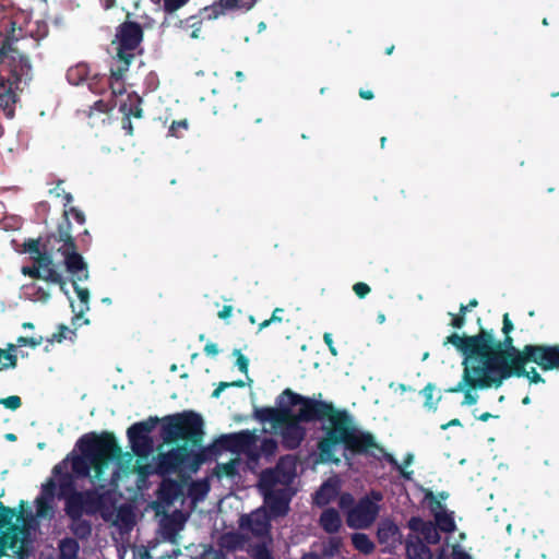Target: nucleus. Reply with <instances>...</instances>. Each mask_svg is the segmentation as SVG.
Instances as JSON below:
<instances>
[{
  "label": "nucleus",
  "instance_id": "nucleus-1",
  "mask_svg": "<svg viewBox=\"0 0 559 559\" xmlns=\"http://www.w3.org/2000/svg\"><path fill=\"white\" fill-rule=\"evenodd\" d=\"M289 399L290 406H298V411L290 412V417L278 426L282 436V444L288 450L297 449L306 437V429L302 423H326L322 426V437L317 443L319 459L322 463L340 464L341 459L336 455L337 447L344 449V457L348 460L347 453L354 455L372 456L383 459L389 464L400 468L394 456L386 452L379 444L373 433L359 428L354 416L345 408H337L332 402L318 397H309L294 392L290 389L283 391Z\"/></svg>",
  "mask_w": 559,
  "mask_h": 559
},
{
  "label": "nucleus",
  "instance_id": "nucleus-2",
  "mask_svg": "<svg viewBox=\"0 0 559 559\" xmlns=\"http://www.w3.org/2000/svg\"><path fill=\"white\" fill-rule=\"evenodd\" d=\"M162 421L160 438L167 444L179 440L183 444L177 445L165 453H159L156 461V471L159 475H170L182 469L195 473L200 466L212 456L211 448H201L199 451L189 449L200 448L203 441V419L200 414L189 411L158 417H148L146 420L131 425L127 436L132 452L140 459H146L153 450V439L150 436L156 425Z\"/></svg>",
  "mask_w": 559,
  "mask_h": 559
},
{
  "label": "nucleus",
  "instance_id": "nucleus-3",
  "mask_svg": "<svg viewBox=\"0 0 559 559\" xmlns=\"http://www.w3.org/2000/svg\"><path fill=\"white\" fill-rule=\"evenodd\" d=\"M22 31L11 26L0 43V110L12 119L19 100L17 90L22 80L29 79L32 66L25 57V45L20 46Z\"/></svg>",
  "mask_w": 559,
  "mask_h": 559
},
{
  "label": "nucleus",
  "instance_id": "nucleus-4",
  "mask_svg": "<svg viewBox=\"0 0 559 559\" xmlns=\"http://www.w3.org/2000/svg\"><path fill=\"white\" fill-rule=\"evenodd\" d=\"M81 455L69 454L64 460L71 461L72 472L76 477L85 478L94 471V480H104L105 469L109 463L119 460L122 449L117 442L114 432H88L76 441ZM68 472V468L66 469Z\"/></svg>",
  "mask_w": 559,
  "mask_h": 559
},
{
  "label": "nucleus",
  "instance_id": "nucleus-5",
  "mask_svg": "<svg viewBox=\"0 0 559 559\" xmlns=\"http://www.w3.org/2000/svg\"><path fill=\"white\" fill-rule=\"evenodd\" d=\"M64 229L69 234V223L59 227V238L56 237V233H48L44 237L25 239L21 252L28 253L33 261V265L22 267L23 275L56 284L68 295L67 281L57 271L53 261V254L64 245L63 237H61V231Z\"/></svg>",
  "mask_w": 559,
  "mask_h": 559
},
{
  "label": "nucleus",
  "instance_id": "nucleus-6",
  "mask_svg": "<svg viewBox=\"0 0 559 559\" xmlns=\"http://www.w3.org/2000/svg\"><path fill=\"white\" fill-rule=\"evenodd\" d=\"M67 460L61 461L52 468V476L58 478L59 497L64 499L67 516L79 518L83 514L95 515L108 510L111 506L109 491L100 492L97 489L78 491L73 474L66 471Z\"/></svg>",
  "mask_w": 559,
  "mask_h": 559
},
{
  "label": "nucleus",
  "instance_id": "nucleus-7",
  "mask_svg": "<svg viewBox=\"0 0 559 559\" xmlns=\"http://www.w3.org/2000/svg\"><path fill=\"white\" fill-rule=\"evenodd\" d=\"M489 342L487 348L481 352V389L500 388L504 380L515 377L516 366L513 361L521 349L513 345V338L504 335L503 341L495 338L491 331L487 330Z\"/></svg>",
  "mask_w": 559,
  "mask_h": 559
},
{
  "label": "nucleus",
  "instance_id": "nucleus-8",
  "mask_svg": "<svg viewBox=\"0 0 559 559\" xmlns=\"http://www.w3.org/2000/svg\"><path fill=\"white\" fill-rule=\"evenodd\" d=\"M487 330L480 328L476 335H460L452 333L443 341V345H453L463 356V374L461 381L452 388L447 389L448 393H460L465 385L469 388H481V352L487 348L489 342Z\"/></svg>",
  "mask_w": 559,
  "mask_h": 559
},
{
  "label": "nucleus",
  "instance_id": "nucleus-9",
  "mask_svg": "<svg viewBox=\"0 0 559 559\" xmlns=\"http://www.w3.org/2000/svg\"><path fill=\"white\" fill-rule=\"evenodd\" d=\"M61 237L64 240L58 252L63 257V263L67 272L72 277V285L78 298L80 299V310L76 313L78 318H81L85 312L90 310V290L87 288L79 286V282L87 281L90 277L87 263L83 257L78 252V246L75 239L71 237L66 230L61 231Z\"/></svg>",
  "mask_w": 559,
  "mask_h": 559
},
{
  "label": "nucleus",
  "instance_id": "nucleus-10",
  "mask_svg": "<svg viewBox=\"0 0 559 559\" xmlns=\"http://www.w3.org/2000/svg\"><path fill=\"white\" fill-rule=\"evenodd\" d=\"M530 362L536 364L543 371H559V344H527L524 345L513 361L516 366L515 377L521 378L524 373V366Z\"/></svg>",
  "mask_w": 559,
  "mask_h": 559
},
{
  "label": "nucleus",
  "instance_id": "nucleus-11",
  "mask_svg": "<svg viewBox=\"0 0 559 559\" xmlns=\"http://www.w3.org/2000/svg\"><path fill=\"white\" fill-rule=\"evenodd\" d=\"M144 32L138 22L124 21L117 29L112 45H116V57L114 62L123 63L124 70L129 67L134 59L140 45L143 40Z\"/></svg>",
  "mask_w": 559,
  "mask_h": 559
},
{
  "label": "nucleus",
  "instance_id": "nucleus-12",
  "mask_svg": "<svg viewBox=\"0 0 559 559\" xmlns=\"http://www.w3.org/2000/svg\"><path fill=\"white\" fill-rule=\"evenodd\" d=\"M383 498L382 493L371 490L369 495L361 497L354 508L346 512V525L353 530H368L376 522L380 506L378 504Z\"/></svg>",
  "mask_w": 559,
  "mask_h": 559
},
{
  "label": "nucleus",
  "instance_id": "nucleus-13",
  "mask_svg": "<svg viewBox=\"0 0 559 559\" xmlns=\"http://www.w3.org/2000/svg\"><path fill=\"white\" fill-rule=\"evenodd\" d=\"M258 437L254 432L250 430H241L239 432H234L229 435H223L214 442L212 449V454H214L215 449L230 451L234 453H245L251 460L259 459L258 445H257Z\"/></svg>",
  "mask_w": 559,
  "mask_h": 559
},
{
  "label": "nucleus",
  "instance_id": "nucleus-14",
  "mask_svg": "<svg viewBox=\"0 0 559 559\" xmlns=\"http://www.w3.org/2000/svg\"><path fill=\"white\" fill-rule=\"evenodd\" d=\"M31 530L29 523H15L14 526L9 527V532H4V536L0 537V558L7 556L8 549L12 550L19 559L27 557L32 543Z\"/></svg>",
  "mask_w": 559,
  "mask_h": 559
},
{
  "label": "nucleus",
  "instance_id": "nucleus-15",
  "mask_svg": "<svg viewBox=\"0 0 559 559\" xmlns=\"http://www.w3.org/2000/svg\"><path fill=\"white\" fill-rule=\"evenodd\" d=\"M11 26H14L16 29L22 31V40L20 41V46L25 45V57H27V52L29 49L38 47L39 43L45 39L49 34L48 23L44 20H36L31 23L27 31H24L21 26H17L16 22L11 17L2 19V31L0 32V43L5 38Z\"/></svg>",
  "mask_w": 559,
  "mask_h": 559
},
{
  "label": "nucleus",
  "instance_id": "nucleus-16",
  "mask_svg": "<svg viewBox=\"0 0 559 559\" xmlns=\"http://www.w3.org/2000/svg\"><path fill=\"white\" fill-rule=\"evenodd\" d=\"M271 519H273L266 511L258 509L250 514H243L239 519V527L242 531L250 532L255 537H267L269 544L272 543L270 535Z\"/></svg>",
  "mask_w": 559,
  "mask_h": 559
},
{
  "label": "nucleus",
  "instance_id": "nucleus-17",
  "mask_svg": "<svg viewBox=\"0 0 559 559\" xmlns=\"http://www.w3.org/2000/svg\"><path fill=\"white\" fill-rule=\"evenodd\" d=\"M278 407H260L254 409V417L261 423H271L274 427L281 426L290 417L294 406H290L289 399L283 392L277 397Z\"/></svg>",
  "mask_w": 559,
  "mask_h": 559
},
{
  "label": "nucleus",
  "instance_id": "nucleus-18",
  "mask_svg": "<svg viewBox=\"0 0 559 559\" xmlns=\"http://www.w3.org/2000/svg\"><path fill=\"white\" fill-rule=\"evenodd\" d=\"M264 504L269 509V514L275 519L285 516L289 511L292 496L287 488L269 490L263 493Z\"/></svg>",
  "mask_w": 559,
  "mask_h": 559
},
{
  "label": "nucleus",
  "instance_id": "nucleus-19",
  "mask_svg": "<svg viewBox=\"0 0 559 559\" xmlns=\"http://www.w3.org/2000/svg\"><path fill=\"white\" fill-rule=\"evenodd\" d=\"M255 3V0H218L210 7L202 10L204 19H217L219 15L225 14L226 11L233 9L250 10Z\"/></svg>",
  "mask_w": 559,
  "mask_h": 559
},
{
  "label": "nucleus",
  "instance_id": "nucleus-20",
  "mask_svg": "<svg viewBox=\"0 0 559 559\" xmlns=\"http://www.w3.org/2000/svg\"><path fill=\"white\" fill-rule=\"evenodd\" d=\"M341 485L338 479L329 478L313 495V503L317 507H325L336 499L340 495Z\"/></svg>",
  "mask_w": 559,
  "mask_h": 559
},
{
  "label": "nucleus",
  "instance_id": "nucleus-21",
  "mask_svg": "<svg viewBox=\"0 0 559 559\" xmlns=\"http://www.w3.org/2000/svg\"><path fill=\"white\" fill-rule=\"evenodd\" d=\"M405 550L407 559H432L430 548L417 535L409 534L407 536Z\"/></svg>",
  "mask_w": 559,
  "mask_h": 559
},
{
  "label": "nucleus",
  "instance_id": "nucleus-22",
  "mask_svg": "<svg viewBox=\"0 0 559 559\" xmlns=\"http://www.w3.org/2000/svg\"><path fill=\"white\" fill-rule=\"evenodd\" d=\"M319 526L328 534L333 535L342 528V518L334 508H326L319 518Z\"/></svg>",
  "mask_w": 559,
  "mask_h": 559
},
{
  "label": "nucleus",
  "instance_id": "nucleus-23",
  "mask_svg": "<svg viewBox=\"0 0 559 559\" xmlns=\"http://www.w3.org/2000/svg\"><path fill=\"white\" fill-rule=\"evenodd\" d=\"M127 71L123 68V63L114 62L111 64L108 84L112 96L122 95L126 92L123 76Z\"/></svg>",
  "mask_w": 559,
  "mask_h": 559
},
{
  "label": "nucleus",
  "instance_id": "nucleus-24",
  "mask_svg": "<svg viewBox=\"0 0 559 559\" xmlns=\"http://www.w3.org/2000/svg\"><path fill=\"white\" fill-rule=\"evenodd\" d=\"M142 102V98L136 93H130L127 99L120 104L119 110L129 118L140 119L143 117Z\"/></svg>",
  "mask_w": 559,
  "mask_h": 559
},
{
  "label": "nucleus",
  "instance_id": "nucleus-25",
  "mask_svg": "<svg viewBox=\"0 0 559 559\" xmlns=\"http://www.w3.org/2000/svg\"><path fill=\"white\" fill-rule=\"evenodd\" d=\"M350 539L353 547L362 555H370L376 549L374 543L365 533H353Z\"/></svg>",
  "mask_w": 559,
  "mask_h": 559
},
{
  "label": "nucleus",
  "instance_id": "nucleus-26",
  "mask_svg": "<svg viewBox=\"0 0 559 559\" xmlns=\"http://www.w3.org/2000/svg\"><path fill=\"white\" fill-rule=\"evenodd\" d=\"M71 521L70 530L73 535L80 539H86L92 534V524L90 521L84 520L83 516L73 518L68 516Z\"/></svg>",
  "mask_w": 559,
  "mask_h": 559
},
{
  "label": "nucleus",
  "instance_id": "nucleus-27",
  "mask_svg": "<svg viewBox=\"0 0 559 559\" xmlns=\"http://www.w3.org/2000/svg\"><path fill=\"white\" fill-rule=\"evenodd\" d=\"M343 546V538L341 536H330L322 543L321 556L323 559H332L337 556Z\"/></svg>",
  "mask_w": 559,
  "mask_h": 559
},
{
  "label": "nucleus",
  "instance_id": "nucleus-28",
  "mask_svg": "<svg viewBox=\"0 0 559 559\" xmlns=\"http://www.w3.org/2000/svg\"><path fill=\"white\" fill-rule=\"evenodd\" d=\"M80 550V545L76 539L66 537L59 543V557L60 559H76Z\"/></svg>",
  "mask_w": 559,
  "mask_h": 559
},
{
  "label": "nucleus",
  "instance_id": "nucleus-29",
  "mask_svg": "<svg viewBox=\"0 0 559 559\" xmlns=\"http://www.w3.org/2000/svg\"><path fill=\"white\" fill-rule=\"evenodd\" d=\"M36 516L38 519L51 520L55 516V500L36 497L35 501Z\"/></svg>",
  "mask_w": 559,
  "mask_h": 559
},
{
  "label": "nucleus",
  "instance_id": "nucleus-30",
  "mask_svg": "<svg viewBox=\"0 0 559 559\" xmlns=\"http://www.w3.org/2000/svg\"><path fill=\"white\" fill-rule=\"evenodd\" d=\"M281 481L280 473L276 469H265L260 476V489L264 493L269 490H276V485Z\"/></svg>",
  "mask_w": 559,
  "mask_h": 559
},
{
  "label": "nucleus",
  "instance_id": "nucleus-31",
  "mask_svg": "<svg viewBox=\"0 0 559 559\" xmlns=\"http://www.w3.org/2000/svg\"><path fill=\"white\" fill-rule=\"evenodd\" d=\"M399 533V527L392 521H383L377 530V537L380 544L388 543Z\"/></svg>",
  "mask_w": 559,
  "mask_h": 559
},
{
  "label": "nucleus",
  "instance_id": "nucleus-32",
  "mask_svg": "<svg viewBox=\"0 0 559 559\" xmlns=\"http://www.w3.org/2000/svg\"><path fill=\"white\" fill-rule=\"evenodd\" d=\"M17 513L16 509L11 507L0 509V537L4 536V532H9V527L15 525L12 521Z\"/></svg>",
  "mask_w": 559,
  "mask_h": 559
},
{
  "label": "nucleus",
  "instance_id": "nucleus-33",
  "mask_svg": "<svg viewBox=\"0 0 559 559\" xmlns=\"http://www.w3.org/2000/svg\"><path fill=\"white\" fill-rule=\"evenodd\" d=\"M435 521V525L443 533H453L456 528L452 514L447 511L436 513Z\"/></svg>",
  "mask_w": 559,
  "mask_h": 559
},
{
  "label": "nucleus",
  "instance_id": "nucleus-34",
  "mask_svg": "<svg viewBox=\"0 0 559 559\" xmlns=\"http://www.w3.org/2000/svg\"><path fill=\"white\" fill-rule=\"evenodd\" d=\"M72 215L73 218L80 224V225H84L85 224V215L84 213L79 210L78 207H70L69 210H64L63 212V218L62 221L58 224L57 226V229L53 231L56 233V237L59 238V227L66 223H69V235L72 237L71 235V223L69 221V215Z\"/></svg>",
  "mask_w": 559,
  "mask_h": 559
},
{
  "label": "nucleus",
  "instance_id": "nucleus-35",
  "mask_svg": "<svg viewBox=\"0 0 559 559\" xmlns=\"http://www.w3.org/2000/svg\"><path fill=\"white\" fill-rule=\"evenodd\" d=\"M435 391H436V386L433 383L426 384L425 388L420 391V394L425 399L424 406L428 411H432V412L437 411L438 403L441 400V395H438L436 399H433Z\"/></svg>",
  "mask_w": 559,
  "mask_h": 559
},
{
  "label": "nucleus",
  "instance_id": "nucleus-36",
  "mask_svg": "<svg viewBox=\"0 0 559 559\" xmlns=\"http://www.w3.org/2000/svg\"><path fill=\"white\" fill-rule=\"evenodd\" d=\"M238 460H230L227 463L217 464L215 468V474L218 478H234L235 476L238 475Z\"/></svg>",
  "mask_w": 559,
  "mask_h": 559
},
{
  "label": "nucleus",
  "instance_id": "nucleus-37",
  "mask_svg": "<svg viewBox=\"0 0 559 559\" xmlns=\"http://www.w3.org/2000/svg\"><path fill=\"white\" fill-rule=\"evenodd\" d=\"M19 513L16 515V522L22 523H29L32 524V528H35V526L38 525V518L36 516V513L33 514L32 511L26 509V502L24 500H21L19 503Z\"/></svg>",
  "mask_w": 559,
  "mask_h": 559
},
{
  "label": "nucleus",
  "instance_id": "nucleus-38",
  "mask_svg": "<svg viewBox=\"0 0 559 559\" xmlns=\"http://www.w3.org/2000/svg\"><path fill=\"white\" fill-rule=\"evenodd\" d=\"M249 552L253 559H274L272 550L265 542L252 545Z\"/></svg>",
  "mask_w": 559,
  "mask_h": 559
},
{
  "label": "nucleus",
  "instance_id": "nucleus-39",
  "mask_svg": "<svg viewBox=\"0 0 559 559\" xmlns=\"http://www.w3.org/2000/svg\"><path fill=\"white\" fill-rule=\"evenodd\" d=\"M72 336H75V331L70 330L64 324H59L57 332L52 333L50 337H47L46 341L49 344L53 343H62L68 337L72 340Z\"/></svg>",
  "mask_w": 559,
  "mask_h": 559
},
{
  "label": "nucleus",
  "instance_id": "nucleus-40",
  "mask_svg": "<svg viewBox=\"0 0 559 559\" xmlns=\"http://www.w3.org/2000/svg\"><path fill=\"white\" fill-rule=\"evenodd\" d=\"M57 486L59 487L58 478L56 476L47 479V481L43 484L41 491L38 497L55 500Z\"/></svg>",
  "mask_w": 559,
  "mask_h": 559
},
{
  "label": "nucleus",
  "instance_id": "nucleus-41",
  "mask_svg": "<svg viewBox=\"0 0 559 559\" xmlns=\"http://www.w3.org/2000/svg\"><path fill=\"white\" fill-rule=\"evenodd\" d=\"M420 534L428 544L435 545L440 542V534L437 531V526L430 521H428Z\"/></svg>",
  "mask_w": 559,
  "mask_h": 559
},
{
  "label": "nucleus",
  "instance_id": "nucleus-42",
  "mask_svg": "<svg viewBox=\"0 0 559 559\" xmlns=\"http://www.w3.org/2000/svg\"><path fill=\"white\" fill-rule=\"evenodd\" d=\"M277 450V442L273 438H264L261 441L260 447L258 448L259 456L262 454L264 456H273Z\"/></svg>",
  "mask_w": 559,
  "mask_h": 559
},
{
  "label": "nucleus",
  "instance_id": "nucleus-43",
  "mask_svg": "<svg viewBox=\"0 0 559 559\" xmlns=\"http://www.w3.org/2000/svg\"><path fill=\"white\" fill-rule=\"evenodd\" d=\"M17 365V357L10 353V350L0 349V371L9 368H15Z\"/></svg>",
  "mask_w": 559,
  "mask_h": 559
},
{
  "label": "nucleus",
  "instance_id": "nucleus-44",
  "mask_svg": "<svg viewBox=\"0 0 559 559\" xmlns=\"http://www.w3.org/2000/svg\"><path fill=\"white\" fill-rule=\"evenodd\" d=\"M425 501L428 502L429 509L433 516L436 515V513L445 511L444 506L441 503L440 500L437 499L435 493L429 489L425 490Z\"/></svg>",
  "mask_w": 559,
  "mask_h": 559
},
{
  "label": "nucleus",
  "instance_id": "nucleus-45",
  "mask_svg": "<svg viewBox=\"0 0 559 559\" xmlns=\"http://www.w3.org/2000/svg\"><path fill=\"white\" fill-rule=\"evenodd\" d=\"M356 504L355 498L350 492H342L338 495V507L346 515L347 510H350Z\"/></svg>",
  "mask_w": 559,
  "mask_h": 559
},
{
  "label": "nucleus",
  "instance_id": "nucleus-46",
  "mask_svg": "<svg viewBox=\"0 0 559 559\" xmlns=\"http://www.w3.org/2000/svg\"><path fill=\"white\" fill-rule=\"evenodd\" d=\"M395 461H397L395 457H394ZM414 460V456L413 454L408 453L405 457H404V461H403V465H401L399 462H396L400 466V468H397L396 466L390 464L394 469H396L401 476L406 479V480H411L412 479V475H413V471H405L403 468V466H408L412 464Z\"/></svg>",
  "mask_w": 559,
  "mask_h": 559
},
{
  "label": "nucleus",
  "instance_id": "nucleus-47",
  "mask_svg": "<svg viewBox=\"0 0 559 559\" xmlns=\"http://www.w3.org/2000/svg\"><path fill=\"white\" fill-rule=\"evenodd\" d=\"M86 75V70L84 67L71 68L68 70L67 78L70 83L78 84L80 80H82Z\"/></svg>",
  "mask_w": 559,
  "mask_h": 559
},
{
  "label": "nucleus",
  "instance_id": "nucleus-48",
  "mask_svg": "<svg viewBox=\"0 0 559 559\" xmlns=\"http://www.w3.org/2000/svg\"><path fill=\"white\" fill-rule=\"evenodd\" d=\"M44 342V337L43 336H32V337H27V336H20L17 337L16 340V343L19 346H29L32 348H36L38 347L39 345H41Z\"/></svg>",
  "mask_w": 559,
  "mask_h": 559
},
{
  "label": "nucleus",
  "instance_id": "nucleus-49",
  "mask_svg": "<svg viewBox=\"0 0 559 559\" xmlns=\"http://www.w3.org/2000/svg\"><path fill=\"white\" fill-rule=\"evenodd\" d=\"M233 355L236 357V366L238 367V369L242 373H248L249 359L238 348L234 349Z\"/></svg>",
  "mask_w": 559,
  "mask_h": 559
},
{
  "label": "nucleus",
  "instance_id": "nucleus-50",
  "mask_svg": "<svg viewBox=\"0 0 559 559\" xmlns=\"http://www.w3.org/2000/svg\"><path fill=\"white\" fill-rule=\"evenodd\" d=\"M0 404L3 405L5 408L15 411L19 407H21L22 400L17 395H10L8 397L0 399Z\"/></svg>",
  "mask_w": 559,
  "mask_h": 559
},
{
  "label": "nucleus",
  "instance_id": "nucleus-51",
  "mask_svg": "<svg viewBox=\"0 0 559 559\" xmlns=\"http://www.w3.org/2000/svg\"><path fill=\"white\" fill-rule=\"evenodd\" d=\"M189 0H163L164 11L167 13H174L182 8Z\"/></svg>",
  "mask_w": 559,
  "mask_h": 559
},
{
  "label": "nucleus",
  "instance_id": "nucleus-52",
  "mask_svg": "<svg viewBox=\"0 0 559 559\" xmlns=\"http://www.w3.org/2000/svg\"><path fill=\"white\" fill-rule=\"evenodd\" d=\"M473 390H483L481 388H469L465 385L462 392H464V400L462 402L463 405H474L477 403L478 395L473 393Z\"/></svg>",
  "mask_w": 559,
  "mask_h": 559
},
{
  "label": "nucleus",
  "instance_id": "nucleus-53",
  "mask_svg": "<svg viewBox=\"0 0 559 559\" xmlns=\"http://www.w3.org/2000/svg\"><path fill=\"white\" fill-rule=\"evenodd\" d=\"M427 523L428 521L423 520L420 516H412L407 522V527L413 532L421 533Z\"/></svg>",
  "mask_w": 559,
  "mask_h": 559
},
{
  "label": "nucleus",
  "instance_id": "nucleus-54",
  "mask_svg": "<svg viewBox=\"0 0 559 559\" xmlns=\"http://www.w3.org/2000/svg\"><path fill=\"white\" fill-rule=\"evenodd\" d=\"M449 316H451V322H450V325L453 328V329H456V330H460L462 329L464 325H465V322H466V314L462 313L461 311H459V313L454 314L452 312H449Z\"/></svg>",
  "mask_w": 559,
  "mask_h": 559
},
{
  "label": "nucleus",
  "instance_id": "nucleus-55",
  "mask_svg": "<svg viewBox=\"0 0 559 559\" xmlns=\"http://www.w3.org/2000/svg\"><path fill=\"white\" fill-rule=\"evenodd\" d=\"M32 289H33V297L35 298V300L41 301V302H46L49 300L50 294L45 288H43L40 286L33 285Z\"/></svg>",
  "mask_w": 559,
  "mask_h": 559
},
{
  "label": "nucleus",
  "instance_id": "nucleus-56",
  "mask_svg": "<svg viewBox=\"0 0 559 559\" xmlns=\"http://www.w3.org/2000/svg\"><path fill=\"white\" fill-rule=\"evenodd\" d=\"M181 129H188V121L186 119L173 121L171 126L169 127V133L173 136L179 138L181 135L179 132Z\"/></svg>",
  "mask_w": 559,
  "mask_h": 559
},
{
  "label": "nucleus",
  "instance_id": "nucleus-57",
  "mask_svg": "<svg viewBox=\"0 0 559 559\" xmlns=\"http://www.w3.org/2000/svg\"><path fill=\"white\" fill-rule=\"evenodd\" d=\"M162 491L169 497H175L178 491V484L174 480H164L162 483Z\"/></svg>",
  "mask_w": 559,
  "mask_h": 559
},
{
  "label": "nucleus",
  "instance_id": "nucleus-58",
  "mask_svg": "<svg viewBox=\"0 0 559 559\" xmlns=\"http://www.w3.org/2000/svg\"><path fill=\"white\" fill-rule=\"evenodd\" d=\"M353 290L358 298L362 299L370 293L371 289L368 284L358 282L353 285Z\"/></svg>",
  "mask_w": 559,
  "mask_h": 559
},
{
  "label": "nucleus",
  "instance_id": "nucleus-59",
  "mask_svg": "<svg viewBox=\"0 0 559 559\" xmlns=\"http://www.w3.org/2000/svg\"><path fill=\"white\" fill-rule=\"evenodd\" d=\"M524 373L521 377L527 378L531 383L537 384V383H544L545 379L536 371L535 368H532L531 370H526L524 368Z\"/></svg>",
  "mask_w": 559,
  "mask_h": 559
},
{
  "label": "nucleus",
  "instance_id": "nucleus-60",
  "mask_svg": "<svg viewBox=\"0 0 559 559\" xmlns=\"http://www.w3.org/2000/svg\"><path fill=\"white\" fill-rule=\"evenodd\" d=\"M116 106L112 102H104L103 99L95 102L94 108L100 112H109Z\"/></svg>",
  "mask_w": 559,
  "mask_h": 559
},
{
  "label": "nucleus",
  "instance_id": "nucleus-61",
  "mask_svg": "<svg viewBox=\"0 0 559 559\" xmlns=\"http://www.w3.org/2000/svg\"><path fill=\"white\" fill-rule=\"evenodd\" d=\"M514 329V325L509 317V313L503 314L502 320V332L504 335H509Z\"/></svg>",
  "mask_w": 559,
  "mask_h": 559
},
{
  "label": "nucleus",
  "instance_id": "nucleus-62",
  "mask_svg": "<svg viewBox=\"0 0 559 559\" xmlns=\"http://www.w3.org/2000/svg\"><path fill=\"white\" fill-rule=\"evenodd\" d=\"M323 341L324 343L326 344V346L329 347V350L330 353L333 355V356H336L337 355V349L335 348L334 346V342H333V338H332V334L329 333V332H325L323 334Z\"/></svg>",
  "mask_w": 559,
  "mask_h": 559
},
{
  "label": "nucleus",
  "instance_id": "nucleus-63",
  "mask_svg": "<svg viewBox=\"0 0 559 559\" xmlns=\"http://www.w3.org/2000/svg\"><path fill=\"white\" fill-rule=\"evenodd\" d=\"M121 127L126 131L127 135H130V136L133 135V124H132L131 118L123 115V117L121 119Z\"/></svg>",
  "mask_w": 559,
  "mask_h": 559
},
{
  "label": "nucleus",
  "instance_id": "nucleus-64",
  "mask_svg": "<svg viewBox=\"0 0 559 559\" xmlns=\"http://www.w3.org/2000/svg\"><path fill=\"white\" fill-rule=\"evenodd\" d=\"M452 559H472V557L466 551L454 547L452 551Z\"/></svg>",
  "mask_w": 559,
  "mask_h": 559
}]
</instances>
